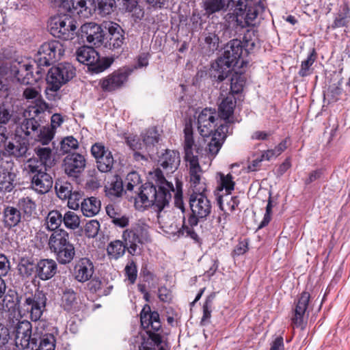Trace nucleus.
Wrapping results in <instances>:
<instances>
[{"instance_id": "f257e3e1", "label": "nucleus", "mask_w": 350, "mask_h": 350, "mask_svg": "<svg viewBox=\"0 0 350 350\" xmlns=\"http://www.w3.org/2000/svg\"><path fill=\"white\" fill-rule=\"evenodd\" d=\"M156 175L160 183L158 189L150 183L139 187L140 176L136 172L127 174L126 187L128 191H133L135 187H138L137 198H135L136 206L140 202V206H154L160 212L168 206L172 198L171 191H174V188L172 183L165 180L161 171H156Z\"/></svg>"}, {"instance_id": "f03ea898", "label": "nucleus", "mask_w": 350, "mask_h": 350, "mask_svg": "<svg viewBox=\"0 0 350 350\" xmlns=\"http://www.w3.org/2000/svg\"><path fill=\"white\" fill-rule=\"evenodd\" d=\"M176 206L180 208L185 215L183 217V226L179 233L186 237H189L196 243H200L198 234V224L204 221L211 213L212 205L205 193H191L189 197V211L186 210L181 198H175Z\"/></svg>"}, {"instance_id": "7ed1b4c3", "label": "nucleus", "mask_w": 350, "mask_h": 350, "mask_svg": "<svg viewBox=\"0 0 350 350\" xmlns=\"http://www.w3.org/2000/svg\"><path fill=\"white\" fill-rule=\"evenodd\" d=\"M243 46L242 41L238 39L226 44L223 55L211 65L210 76L213 81L221 82L230 76L233 67H243L247 63L244 59Z\"/></svg>"}, {"instance_id": "20e7f679", "label": "nucleus", "mask_w": 350, "mask_h": 350, "mask_svg": "<svg viewBox=\"0 0 350 350\" xmlns=\"http://www.w3.org/2000/svg\"><path fill=\"white\" fill-rule=\"evenodd\" d=\"M115 0H66L64 6L71 10L73 15L88 18L98 11V14H110L115 7Z\"/></svg>"}, {"instance_id": "39448f33", "label": "nucleus", "mask_w": 350, "mask_h": 350, "mask_svg": "<svg viewBox=\"0 0 350 350\" xmlns=\"http://www.w3.org/2000/svg\"><path fill=\"white\" fill-rule=\"evenodd\" d=\"M237 23L242 27L255 25L265 7L259 0H232Z\"/></svg>"}, {"instance_id": "423d86ee", "label": "nucleus", "mask_w": 350, "mask_h": 350, "mask_svg": "<svg viewBox=\"0 0 350 350\" xmlns=\"http://www.w3.org/2000/svg\"><path fill=\"white\" fill-rule=\"evenodd\" d=\"M30 178V188L38 194L48 193L53 187V180L51 176L46 172V167L38 161H30L25 167Z\"/></svg>"}, {"instance_id": "0eeeda50", "label": "nucleus", "mask_w": 350, "mask_h": 350, "mask_svg": "<svg viewBox=\"0 0 350 350\" xmlns=\"http://www.w3.org/2000/svg\"><path fill=\"white\" fill-rule=\"evenodd\" d=\"M122 237L128 246V252L132 256L140 250L139 245L151 241L149 226L142 222L135 223L129 228L124 230Z\"/></svg>"}, {"instance_id": "6e6552de", "label": "nucleus", "mask_w": 350, "mask_h": 350, "mask_svg": "<svg viewBox=\"0 0 350 350\" xmlns=\"http://www.w3.org/2000/svg\"><path fill=\"white\" fill-rule=\"evenodd\" d=\"M9 72L12 77L23 85H30L42 78L45 70L42 68L36 67L35 75L33 66L24 61L14 60L10 63Z\"/></svg>"}, {"instance_id": "1a4fd4ad", "label": "nucleus", "mask_w": 350, "mask_h": 350, "mask_svg": "<svg viewBox=\"0 0 350 350\" xmlns=\"http://www.w3.org/2000/svg\"><path fill=\"white\" fill-rule=\"evenodd\" d=\"M75 75V68L68 62L61 63L50 68L46 75L47 89L56 92L71 80Z\"/></svg>"}, {"instance_id": "9d476101", "label": "nucleus", "mask_w": 350, "mask_h": 350, "mask_svg": "<svg viewBox=\"0 0 350 350\" xmlns=\"http://www.w3.org/2000/svg\"><path fill=\"white\" fill-rule=\"evenodd\" d=\"M64 45L58 40H51L43 43L40 47L35 58L36 66L48 67L59 60L64 53Z\"/></svg>"}, {"instance_id": "9b49d317", "label": "nucleus", "mask_w": 350, "mask_h": 350, "mask_svg": "<svg viewBox=\"0 0 350 350\" xmlns=\"http://www.w3.org/2000/svg\"><path fill=\"white\" fill-rule=\"evenodd\" d=\"M51 33L62 40H72L76 33L75 20L67 15L55 16L51 18L48 25Z\"/></svg>"}, {"instance_id": "f8f14e48", "label": "nucleus", "mask_w": 350, "mask_h": 350, "mask_svg": "<svg viewBox=\"0 0 350 350\" xmlns=\"http://www.w3.org/2000/svg\"><path fill=\"white\" fill-rule=\"evenodd\" d=\"M78 62L88 66L89 69L96 73L104 71L110 66L106 59L101 60L98 52L92 46H83L76 51Z\"/></svg>"}, {"instance_id": "ddd939ff", "label": "nucleus", "mask_w": 350, "mask_h": 350, "mask_svg": "<svg viewBox=\"0 0 350 350\" xmlns=\"http://www.w3.org/2000/svg\"><path fill=\"white\" fill-rule=\"evenodd\" d=\"M15 339L14 345L19 350L33 349L36 347V334H32L31 323L27 321H19L14 327Z\"/></svg>"}, {"instance_id": "4468645a", "label": "nucleus", "mask_w": 350, "mask_h": 350, "mask_svg": "<svg viewBox=\"0 0 350 350\" xmlns=\"http://www.w3.org/2000/svg\"><path fill=\"white\" fill-rule=\"evenodd\" d=\"M221 123V120L215 109L205 108L201 111L198 116V129L203 137L211 136L216 129L215 126Z\"/></svg>"}, {"instance_id": "2eb2a0df", "label": "nucleus", "mask_w": 350, "mask_h": 350, "mask_svg": "<svg viewBox=\"0 0 350 350\" xmlns=\"http://www.w3.org/2000/svg\"><path fill=\"white\" fill-rule=\"evenodd\" d=\"M46 300V293L39 290L25 298L23 305L30 313L31 321H37L40 319L45 310Z\"/></svg>"}, {"instance_id": "dca6fc26", "label": "nucleus", "mask_w": 350, "mask_h": 350, "mask_svg": "<svg viewBox=\"0 0 350 350\" xmlns=\"http://www.w3.org/2000/svg\"><path fill=\"white\" fill-rule=\"evenodd\" d=\"M228 133L229 126L227 122H225L224 124H219L215 132L211 135V141L208 143L205 148L210 163L219 152Z\"/></svg>"}, {"instance_id": "f3484780", "label": "nucleus", "mask_w": 350, "mask_h": 350, "mask_svg": "<svg viewBox=\"0 0 350 350\" xmlns=\"http://www.w3.org/2000/svg\"><path fill=\"white\" fill-rule=\"evenodd\" d=\"M131 70L121 68L102 79L99 84L104 92H113L120 88L127 81Z\"/></svg>"}, {"instance_id": "a211bd4d", "label": "nucleus", "mask_w": 350, "mask_h": 350, "mask_svg": "<svg viewBox=\"0 0 350 350\" xmlns=\"http://www.w3.org/2000/svg\"><path fill=\"white\" fill-rule=\"evenodd\" d=\"M189 170V183L192 193H206L207 190L206 179L202 176V170L198 159L187 161Z\"/></svg>"}, {"instance_id": "6ab92c4d", "label": "nucleus", "mask_w": 350, "mask_h": 350, "mask_svg": "<svg viewBox=\"0 0 350 350\" xmlns=\"http://www.w3.org/2000/svg\"><path fill=\"white\" fill-rule=\"evenodd\" d=\"M103 25L109 33V40L105 46L111 50L120 49L126 40L124 29L120 25L112 21L104 22Z\"/></svg>"}, {"instance_id": "aec40b11", "label": "nucleus", "mask_w": 350, "mask_h": 350, "mask_svg": "<svg viewBox=\"0 0 350 350\" xmlns=\"http://www.w3.org/2000/svg\"><path fill=\"white\" fill-rule=\"evenodd\" d=\"M81 34L82 38H85L88 43L96 47L101 46L105 40V33L102 27L94 22L82 25Z\"/></svg>"}, {"instance_id": "412c9836", "label": "nucleus", "mask_w": 350, "mask_h": 350, "mask_svg": "<svg viewBox=\"0 0 350 350\" xmlns=\"http://www.w3.org/2000/svg\"><path fill=\"white\" fill-rule=\"evenodd\" d=\"M85 157L79 153H71L66 155L64 159V170L70 177L77 178L85 169Z\"/></svg>"}, {"instance_id": "4be33fe9", "label": "nucleus", "mask_w": 350, "mask_h": 350, "mask_svg": "<svg viewBox=\"0 0 350 350\" xmlns=\"http://www.w3.org/2000/svg\"><path fill=\"white\" fill-rule=\"evenodd\" d=\"M310 295L308 292H303L295 304L293 315L291 318L292 323L295 327L304 328V319L308 306Z\"/></svg>"}, {"instance_id": "5701e85b", "label": "nucleus", "mask_w": 350, "mask_h": 350, "mask_svg": "<svg viewBox=\"0 0 350 350\" xmlns=\"http://www.w3.org/2000/svg\"><path fill=\"white\" fill-rule=\"evenodd\" d=\"M75 279L81 283L89 281L94 273V266L92 261L86 257L79 258L73 269Z\"/></svg>"}, {"instance_id": "b1692460", "label": "nucleus", "mask_w": 350, "mask_h": 350, "mask_svg": "<svg viewBox=\"0 0 350 350\" xmlns=\"http://www.w3.org/2000/svg\"><path fill=\"white\" fill-rule=\"evenodd\" d=\"M141 325L144 329L157 333L161 328L159 314L157 311H151L149 305L146 304L140 313Z\"/></svg>"}, {"instance_id": "393cba45", "label": "nucleus", "mask_w": 350, "mask_h": 350, "mask_svg": "<svg viewBox=\"0 0 350 350\" xmlns=\"http://www.w3.org/2000/svg\"><path fill=\"white\" fill-rule=\"evenodd\" d=\"M57 265L53 259H41L36 263V278L41 280H48L57 273Z\"/></svg>"}, {"instance_id": "a878e982", "label": "nucleus", "mask_w": 350, "mask_h": 350, "mask_svg": "<svg viewBox=\"0 0 350 350\" xmlns=\"http://www.w3.org/2000/svg\"><path fill=\"white\" fill-rule=\"evenodd\" d=\"M23 97L29 102L34 103L35 106L31 107L29 113L38 115L46 109V103L42 99L41 94L35 88L27 87L23 92Z\"/></svg>"}, {"instance_id": "bb28decb", "label": "nucleus", "mask_w": 350, "mask_h": 350, "mask_svg": "<svg viewBox=\"0 0 350 350\" xmlns=\"http://www.w3.org/2000/svg\"><path fill=\"white\" fill-rule=\"evenodd\" d=\"M180 155L178 151L165 150L159 157L158 164L167 172H173L180 164Z\"/></svg>"}, {"instance_id": "cd10ccee", "label": "nucleus", "mask_w": 350, "mask_h": 350, "mask_svg": "<svg viewBox=\"0 0 350 350\" xmlns=\"http://www.w3.org/2000/svg\"><path fill=\"white\" fill-rule=\"evenodd\" d=\"M185 141V159L186 161L198 159V154L202 150L196 144L193 138V132L191 128L186 127L184 129Z\"/></svg>"}, {"instance_id": "c85d7f7f", "label": "nucleus", "mask_w": 350, "mask_h": 350, "mask_svg": "<svg viewBox=\"0 0 350 350\" xmlns=\"http://www.w3.org/2000/svg\"><path fill=\"white\" fill-rule=\"evenodd\" d=\"M237 100L234 95L228 94L226 97L222 98L218 107V117L224 120L222 124L227 122L229 126V121H227L229 118L233 114L234 108L236 107Z\"/></svg>"}, {"instance_id": "c756f323", "label": "nucleus", "mask_w": 350, "mask_h": 350, "mask_svg": "<svg viewBox=\"0 0 350 350\" xmlns=\"http://www.w3.org/2000/svg\"><path fill=\"white\" fill-rule=\"evenodd\" d=\"M57 262L61 265H67L72 262L75 256V248L72 243L56 248L51 251Z\"/></svg>"}, {"instance_id": "7c9ffc66", "label": "nucleus", "mask_w": 350, "mask_h": 350, "mask_svg": "<svg viewBox=\"0 0 350 350\" xmlns=\"http://www.w3.org/2000/svg\"><path fill=\"white\" fill-rule=\"evenodd\" d=\"M3 222L5 226L10 228L16 226L23 217L20 210L17 207L7 206L3 212Z\"/></svg>"}, {"instance_id": "2f4dec72", "label": "nucleus", "mask_w": 350, "mask_h": 350, "mask_svg": "<svg viewBox=\"0 0 350 350\" xmlns=\"http://www.w3.org/2000/svg\"><path fill=\"white\" fill-rule=\"evenodd\" d=\"M71 243L69 233L64 229H58L52 232L49 239V246L51 251Z\"/></svg>"}, {"instance_id": "473e14b6", "label": "nucleus", "mask_w": 350, "mask_h": 350, "mask_svg": "<svg viewBox=\"0 0 350 350\" xmlns=\"http://www.w3.org/2000/svg\"><path fill=\"white\" fill-rule=\"evenodd\" d=\"M106 212L115 226L124 228L129 225V217L126 215L122 214L121 211L115 205L108 204L106 206Z\"/></svg>"}, {"instance_id": "72a5a7b5", "label": "nucleus", "mask_w": 350, "mask_h": 350, "mask_svg": "<svg viewBox=\"0 0 350 350\" xmlns=\"http://www.w3.org/2000/svg\"><path fill=\"white\" fill-rule=\"evenodd\" d=\"M106 196L111 200H114L122 196L124 188L123 183L120 177L115 176L110 183L105 187Z\"/></svg>"}, {"instance_id": "f704fd0d", "label": "nucleus", "mask_w": 350, "mask_h": 350, "mask_svg": "<svg viewBox=\"0 0 350 350\" xmlns=\"http://www.w3.org/2000/svg\"><path fill=\"white\" fill-rule=\"evenodd\" d=\"M17 269L23 278L28 279L33 274L36 275V264L31 257H22L18 262Z\"/></svg>"}, {"instance_id": "c9c22d12", "label": "nucleus", "mask_w": 350, "mask_h": 350, "mask_svg": "<svg viewBox=\"0 0 350 350\" xmlns=\"http://www.w3.org/2000/svg\"><path fill=\"white\" fill-rule=\"evenodd\" d=\"M17 208L22 213L23 220L29 221L36 211V204L29 197H25L18 200Z\"/></svg>"}, {"instance_id": "e433bc0d", "label": "nucleus", "mask_w": 350, "mask_h": 350, "mask_svg": "<svg viewBox=\"0 0 350 350\" xmlns=\"http://www.w3.org/2000/svg\"><path fill=\"white\" fill-rule=\"evenodd\" d=\"M39 128L40 124L38 121L32 117L23 120L16 131L19 135L23 134L25 136L33 137L38 133Z\"/></svg>"}, {"instance_id": "4c0bfd02", "label": "nucleus", "mask_w": 350, "mask_h": 350, "mask_svg": "<svg viewBox=\"0 0 350 350\" xmlns=\"http://www.w3.org/2000/svg\"><path fill=\"white\" fill-rule=\"evenodd\" d=\"M100 208V202L94 197L83 199L81 202V209L86 217H92L96 215Z\"/></svg>"}, {"instance_id": "58836bf2", "label": "nucleus", "mask_w": 350, "mask_h": 350, "mask_svg": "<svg viewBox=\"0 0 350 350\" xmlns=\"http://www.w3.org/2000/svg\"><path fill=\"white\" fill-rule=\"evenodd\" d=\"M14 116V105L11 100L6 98L0 104V126L8 124Z\"/></svg>"}, {"instance_id": "ea45409f", "label": "nucleus", "mask_w": 350, "mask_h": 350, "mask_svg": "<svg viewBox=\"0 0 350 350\" xmlns=\"http://www.w3.org/2000/svg\"><path fill=\"white\" fill-rule=\"evenodd\" d=\"M204 10L208 15L220 11H225L231 5L232 0H205Z\"/></svg>"}, {"instance_id": "a19ab883", "label": "nucleus", "mask_w": 350, "mask_h": 350, "mask_svg": "<svg viewBox=\"0 0 350 350\" xmlns=\"http://www.w3.org/2000/svg\"><path fill=\"white\" fill-rule=\"evenodd\" d=\"M35 152L38 159H29L26 164H29L30 161H38V163H40L42 165L44 166L46 168L47 167L51 166L52 163V151L50 148L38 146L35 148Z\"/></svg>"}, {"instance_id": "79ce46f5", "label": "nucleus", "mask_w": 350, "mask_h": 350, "mask_svg": "<svg viewBox=\"0 0 350 350\" xmlns=\"http://www.w3.org/2000/svg\"><path fill=\"white\" fill-rule=\"evenodd\" d=\"M2 304L6 311L15 312L20 304L18 293L14 289H8L3 297Z\"/></svg>"}, {"instance_id": "37998d69", "label": "nucleus", "mask_w": 350, "mask_h": 350, "mask_svg": "<svg viewBox=\"0 0 350 350\" xmlns=\"http://www.w3.org/2000/svg\"><path fill=\"white\" fill-rule=\"evenodd\" d=\"M128 250V246L125 242L120 240H115L111 241L107 246V251L109 256L114 259L122 257Z\"/></svg>"}, {"instance_id": "c03bdc74", "label": "nucleus", "mask_w": 350, "mask_h": 350, "mask_svg": "<svg viewBox=\"0 0 350 350\" xmlns=\"http://www.w3.org/2000/svg\"><path fill=\"white\" fill-rule=\"evenodd\" d=\"M148 338H143L139 346V350H156L155 345L159 346L162 342L160 334L147 330Z\"/></svg>"}, {"instance_id": "a18cd8bd", "label": "nucleus", "mask_w": 350, "mask_h": 350, "mask_svg": "<svg viewBox=\"0 0 350 350\" xmlns=\"http://www.w3.org/2000/svg\"><path fill=\"white\" fill-rule=\"evenodd\" d=\"M16 174L14 172H0V191L10 192L14 188Z\"/></svg>"}, {"instance_id": "49530a36", "label": "nucleus", "mask_w": 350, "mask_h": 350, "mask_svg": "<svg viewBox=\"0 0 350 350\" xmlns=\"http://www.w3.org/2000/svg\"><path fill=\"white\" fill-rule=\"evenodd\" d=\"M5 150L10 154L14 155L16 157H21L26 154L28 150V145L25 142H16V144L8 142V144L5 146Z\"/></svg>"}, {"instance_id": "de8ad7c7", "label": "nucleus", "mask_w": 350, "mask_h": 350, "mask_svg": "<svg viewBox=\"0 0 350 350\" xmlns=\"http://www.w3.org/2000/svg\"><path fill=\"white\" fill-rule=\"evenodd\" d=\"M62 214L57 210L51 211L46 217L47 227L49 230L52 232L59 229L61 224L63 222Z\"/></svg>"}, {"instance_id": "09e8293b", "label": "nucleus", "mask_w": 350, "mask_h": 350, "mask_svg": "<svg viewBox=\"0 0 350 350\" xmlns=\"http://www.w3.org/2000/svg\"><path fill=\"white\" fill-rule=\"evenodd\" d=\"M141 137L144 147L146 149H150L155 144L159 142V135L156 128H150L145 133H142Z\"/></svg>"}, {"instance_id": "8fccbe9b", "label": "nucleus", "mask_w": 350, "mask_h": 350, "mask_svg": "<svg viewBox=\"0 0 350 350\" xmlns=\"http://www.w3.org/2000/svg\"><path fill=\"white\" fill-rule=\"evenodd\" d=\"M10 332L8 329L0 323V350H19L14 343L9 342Z\"/></svg>"}, {"instance_id": "3c124183", "label": "nucleus", "mask_w": 350, "mask_h": 350, "mask_svg": "<svg viewBox=\"0 0 350 350\" xmlns=\"http://www.w3.org/2000/svg\"><path fill=\"white\" fill-rule=\"evenodd\" d=\"M350 23V10L347 6H344L335 17L332 25V29L346 27Z\"/></svg>"}, {"instance_id": "603ef678", "label": "nucleus", "mask_w": 350, "mask_h": 350, "mask_svg": "<svg viewBox=\"0 0 350 350\" xmlns=\"http://www.w3.org/2000/svg\"><path fill=\"white\" fill-rule=\"evenodd\" d=\"M39 338V345L36 344V347L31 350H55L56 340L52 334H46Z\"/></svg>"}, {"instance_id": "864d4df0", "label": "nucleus", "mask_w": 350, "mask_h": 350, "mask_svg": "<svg viewBox=\"0 0 350 350\" xmlns=\"http://www.w3.org/2000/svg\"><path fill=\"white\" fill-rule=\"evenodd\" d=\"M76 293L71 288H66L62 296V306L65 310L70 311L76 303Z\"/></svg>"}, {"instance_id": "5fc2aeb1", "label": "nucleus", "mask_w": 350, "mask_h": 350, "mask_svg": "<svg viewBox=\"0 0 350 350\" xmlns=\"http://www.w3.org/2000/svg\"><path fill=\"white\" fill-rule=\"evenodd\" d=\"M63 223L68 229L75 230L80 226V218L74 211H68L63 215Z\"/></svg>"}, {"instance_id": "6e6d98bb", "label": "nucleus", "mask_w": 350, "mask_h": 350, "mask_svg": "<svg viewBox=\"0 0 350 350\" xmlns=\"http://www.w3.org/2000/svg\"><path fill=\"white\" fill-rule=\"evenodd\" d=\"M72 189V185L67 181L58 180L55 184L57 195L61 199H66L70 196Z\"/></svg>"}, {"instance_id": "4d7b16f0", "label": "nucleus", "mask_w": 350, "mask_h": 350, "mask_svg": "<svg viewBox=\"0 0 350 350\" xmlns=\"http://www.w3.org/2000/svg\"><path fill=\"white\" fill-rule=\"evenodd\" d=\"M113 162L112 154L107 153V155L104 157H101L96 161L97 168L101 172H108L112 169Z\"/></svg>"}, {"instance_id": "13d9d810", "label": "nucleus", "mask_w": 350, "mask_h": 350, "mask_svg": "<svg viewBox=\"0 0 350 350\" xmlns=\"http://www.w3.org/2000/svg\"><path fill=\"white\" fill-rule=\"evenodd\" d=\"M35 136L38 137V140L40 141L42 145H46L48 144L53 138L54 131L49 126H40L38 132Z\"/></svg>"}, {"instance_id": "bf43d9fd", "label": "nucleus", "mask_w": 350, "mask_h": 350, "mask_svg": "<svg viewBox=\"0 0 350 350\" xmlns=\"http://www.w3.org/2000/svg\"><path fill=\"white\" fill-rule=\"evenodd\" d=\"M317 58V53L314 49L311 50L307 59L301 62V68L299 71V75L301 77H306L309 75V69L314 64Z\"/></svg>"}, {"instance_id": "052dcab7", "label": "nucleus", "mask_w": 350, "mask_h": 350, "mask_svg": "<svg viewBox=\"0 0 350 350\" xmlns=\"http://www.w3.org/2000/svg\"><path fill=\"white\" fill-rule=\"evenodd\" d=\"M218 175L220 178L219 189H225L228 194L234 188V182L233 181V177L230 174L224 175L222 173H219Z\"/></svg>"}, {"instance_id": "680f3d73", "label": "nucleus", "mask_w": 350, "mask_h": 350, "mask_svg": "<svg viewBox=\"0 0 350 350\" xmlns=\"http://www.w3.org/2000/svg\"><path fill=\"white\" fill-rule=\"evenodd\" d=\"M78 141L72 136L64 138L60 142V151L62 154L69 152L71 150L78 148Z\"/></svg>"}, {"instance_id": "e2e57ef3", "label": "nucleus", "mask_w": 350, "mask_h": 350, "mask_svg": "<svg viewBox=\"0 0 350 350\" xmlns=\"http://www.w3.org/2000/svg\"><path fill=\"white\" fill-rule=\"evenodd\" d=\"M215 297V293L209 295L203 306V316L201 320V323L204 324V322L208 321L211 317L212 305L213 300Z\"/></svg>"}, {"instance_id": "0e129e2a", "label": "nucleus", "mask_w": 350, "mask_h": 350, "mask_svg": "<svg viewBox=\"0 0 350 350\" xmlns=\"http://www.w3.org/2000/svg\"><path fill=\"white\" fill-rule=\"evenodd\" d=\"M14 163L10 156L0 151V172H14Z\"/></svg>"}, {"instance_id": "69168bd1", "label": "nucleus", "mask_w": 350, "mask_h": 350, "mask_svg": "<svg viewBox=\"0 0 350 350\" xmlns=\"http://www.w3.org/2000/svg\"><path fill=\"white\" fill-rule=\"evenodd\" d=\"M230 92L229 94H239L242 91L244 81L241 75L237 74L233 75L230 79Z\"/></svg>"}, {"instance_id": "338daca9", "label": "nucleus", "mask_w": 350, "mask_h": 350, "mask_svg": "<svg viewBox=\"0 0 350 350\" xmlns=\"http://www.w3.org/2000/svg\"><path fill=\"white\" fill-rule=\"evenodd\" d=\"M125 275L131 284H134L137 279V269L134 261L129 262L124 268Z\"/></svg>"}, {"instance_id": "774afa93", "label": "nucleus", "mask_w": 350, "mask_h": 350, "mask_svg": "<svg viewBox=\"0 0 350 350\" xmlns=\"http://www.w3.org/2000/svg\"><path fill=\"white\" fill-rule=\"evenodd\" d=\"M91 152L92 156L96 159V161L101 157H104L107 155V153H111L102 143L94 144L91 148Z\"/></svg>"}]
</instances>
